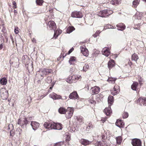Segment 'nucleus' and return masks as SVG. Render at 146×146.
Segmentation results:
<instances>
[{"label":"nucleus","instance_id":"nucleus-2","mask_svg":"<svg viewBox=\"0 0 146 146\" xmlns=\"http://www.w3.org/2000/svg\"><path fill=\"white\" fill-rule=\"evenodd\" d=\"M81 78L80 76L74 75L72 76L69 77L67 79L66 82L70 84L75 83L78 80H81Z\"/></svg>","mask_w":146,"mask_h":146},{"label":"nucleus","instance_id":"nucleus-18","mask_svg":"<svg viewBox=\"0 0 146 146\" xmlns=\"http://www.w3.org/2000/svg\"><path fill=\"white\" fill-rule=\"evenodd\" d=\"M115 125L119 127H123L124 126V123L121 120H117Z\"/></svg>","mask_w":146,"mask_h":146},{"label":"nucleus","instance_id":"nucleus-44","mask_svg":"<svg viewBox=\"0 0 146 146\" xmlns=\"http://www.w3.org/2000/svg\"><path fill=\"white\" fill-rule=\"evenodd\" d=\"M46 82L48 83H50L52 82V79L51 77H48L46 80Z\"/></svg>","mask_w":146,"mask_h":146},{"label":"nucleus","instance_id":"nucleus-35","mask_svg":"<svg viewBox=\"0 0 146 146\" xmlns=\"http://www.w3.org/2000/svg\"><path fill=\"white\" fill-rule=\"evenodd\" d=\"M140 2L139 0H135L133 2V6L134 7H136L139 4Z\"/></svg>","mask_w":146,"mask_h":146},{"label":"nucleus","instance_id":"nucleus-38","mask_svg":"<svg viewBox=\"0 0 146 146\" xmlns=\"http://www.w3.org/2000/svg\"><path fill=\"white\" fill-rule=\"evenodd\" d=\"M44 1L42 0H36V2L37 5L41 6L42 5Z\"/></svg>","mask_w":146,"mask_h":146},{"label":"nucleus","instance_id":"nucleus-25","mask_svg":"<svg viewBox=\"0 0 146 146\" xmlns=\"http://www.w3.org/2000/svg\"><path fill=\"white\" fill-rule=\"evenodd\" d=\"M108 102L109 106H110L113 104V97L111 96H109L108 98Z\"/></svg>","mask_w":146,"mask_h":146},{"label":"nucleus","instance_id":"nucleus-56","mask_svg":"<svg viewBox=\"0 0 146 146\" xmlns=\"http://www.w3.org/2000/svg\"><path fill=\"white\" fill-rule=\"evenodd\" d=\"M107 119V118L106 117L102 118L101 120L102 121V123H104L106 121Z\"/></svg>","mask_w":146,"mask_h":146},{"label":"nucleus","instance_id":"nucleus-43","mask_svg":"<svg viewBox=\"0 0 146 146\" xmlns=\"http://www.w3.org/2000/svg\"><path fill=\"white\" fill-rule=\"evenodd\" d=\"M104 143H102L100 142L97 141L95 143L96 146H103Z\"/></svg>","mask_w":146,"mask_h":146},{"label":"nucleus","instance_id":"nucleus-24","mask_svg":"<svg viewBox=\"0 0 146 146\" xmlns=\"http://www.w3.org/2000/svg\"><path fill=\"white\" fill-rule=\"evenodd\" d=\"M36 78L38 79V81H40L43 78L44 76H42L39 72L38 71L36 73Z\"/></svg>","mask_w":146,"mask_h":146},{"label":"nucleus","instance_id":"nucleus-62","mask_svg":"<svg viewBox=\"0 0 146 146\" xmlns=\"http://www.w3.org/2000/svg\"><path fill=\"white\" fill-rule=\"evenodd\" d=\"M128 64H129V65L130 66H131V65L132 64V63L129 60L128 62Z\"/></svg>","mask_w":146,"mask_h":146},{"label":"nucleus","instance_id":"nucleus-7","mask_svg":"<svg viewBox=\"0 0 146 146\" xmlns=\"http://www.w3.org/2000/svg\"><path fill=\"white\" fill-rule=\"evenodd\" d=\"M133 146H141V142L139 139L135 138L131 140V142Z\"/></svg>","mask_w":146,"mask_h":146},{"label":"nucleus","instance_id":"nucleus-29","mask_svg":"<svg viewBox=\"0 0 146 146\" xmlns=\"http://www.w3.org/2000/svg\"><path fill=\"white\" fill-rule=\"evenodd\" d=\"M75 30V29L73 27H69L67 28L66 32L68 33H70Z\"/></svg>","mask_w":146,"mask_h":146},{"label":"nucleus","instance_id":"nucleus-40","mask_svg":"<svg viewBox=\"0 0 146 146\" xmlns=\"http://www.w3.org/2000/svg\"><path fill=\"white\" fill-rule=\"evenodd\" d=\"M139 101L143 102V104L144 105H146V99L145 98H140L138 100V101Z\"/></svg>","mask_w":146,"mask_h":146},{"label":"nucleus","instance_id":"nucleus-4","mask_svg":"<svg viewBox=\"0 0 146 146\" xmlns=\"http://www.w3.org/2000/svg\"><path fill=\"white\" fill-rule=\"evenodd\" d=\"M1 97L3 100L7 99L8 96V91L5 88H2L0 90Z\"/></svg>","mask_w":146,"mask_h":146},{"label":"nucleus","instance_id":"nucleus-33","mask_svg":"<svg viewBox=\"0 0 146 146\" xmlns=\"http://www.w3.org/2000/svg\"><path fill=\"white\" fill-rule=\"evenodd\" d=\"M116 78L112 77H109L107 80L108 82L110 83H114L115 81L116 80Z\"/></svg>","mask_w":146,"mask_h":146},{"label":"nucleus","instance_id":"nucleus-5","mask_svg":"<svg viewBox=\"0 0 146 146\" xmlns=\"http://www.w3.org/2000/svg\"><path fill=\"white\" fill-rule=\"evenodd\" d=\"M42 76H43L52 73L53 72V71L51 69L43 68L40 70L38 71Z\"/></svg>","mask_w":146,"mask_h":146},{"label":"nucleus","instance_id":"nucleus-49","mask_svg":"<svg viewBox=\"0 0 146 146\" xmlns=\"http://www.w3.org/2000/svg\"><path fill=\"white\" fill-rule=\"evenodd\" d=\"M13 5H14L13 7V8L14 9H15L17 8V6L16 5V3L15 2V1H13Z\"/></svg>","mask_w":146,"mask_h":146},{"label":"nucleus","instance_id":"nucleus-9","mask_svg":"<svg viewBox=\"0 0 146 146\" xmlns=\"http://www.w3.org/2000/svg\"><path fill=\"white\" fill-rule=\"evenodd\" d=\"M80 49L81 52L84 56H88L89 52L85 46L83 45L81 46Z\"/></svg>","mask_w":146,"mask_h":146},{"label":"nucleus","instance_id":"nucleus-41","mask_svg":"<svg viewBox=\"0 0 146 146\" xmlns=\"http://www.w3.org/2000/svg\"><path fill=\"white\" fill-rule=\"evenodd\" d=\"M114 28L110 24H107L104 26V29H107Z\"/></svg>","mask_w":146,"mask_h":146},{"label":"nucleus","instance_id":"nucleus-58","mask_svg":"<svg viewBox=\"0 0 146 146\" xmlns=\"http://www.w3.org/2000/svg\"><path fill=\"white\" fill-rule=\"evenodd\" d=\"M101 33V31H96V34H97L98 36L99 35V34H100V33Z\"/></svg>","mask_w":146,"mask_h":146},{"label":"nucleus","instance_id":"nucleus-55","mask_svg":"<svg viewBox=\"0 0 146 146\" xmlns=\"http://www.w3.org/2000/svg\"><path fill=\"white\" fill-rule=\"evenodd\" d=\"M14 131H13V130H10V135L11 136H13L14 135Z\"/></svg>","mask_w":146,"mask_h":146},{"label":"nucleus","instance_id":"nucleus-36","mask_svg":"<svg viewBox=\"0 0 146 146\" xmlns=\"http://www.w3.org/2000/svg\"><path fill=\"white\" fill-rule=\"evenodd\" d=\"M48 94V93H46L45 94H39V96L38 98V100H40L41 99L43 98H44L45 96L47 95Z\"/></svg>","mask_w":146,"mask_h":146},{"label":"nucleus","instance_id":"nucleus-8","mask_svg":"<svg viewBox=\"0 0 146 146\" xmlns=\"http://www.w3.org/2000/svg\"><path fill=\"white\" fill-rule=\"evenodd\" d=\"M47 28L50 30H54L56 28L55 23L53 21H50L48 23Z\"/></svg>","mask_w":146,"mask_h":146},{"label":"nucleus","instance_id":"nucleus-17","mask_svg":"<svg viewBox=\"0 0 146 146\" xmlns=\"http://www.w3.org/2000/svg\"><path fill=\"white\" fill-rule=\"evenodd\" d=\"M92 142L84 139H81L80 141V143L86 146L90 144Z\"/></svg>","mask_w":146,"mask_h":146},{"label":"nucleus","instance_id":"nucleus-12","mask_svg":"<svg viewBox=\"0 0 146 146\" xmlns=\"http://www.w3.org/2000/svg\"><path fill=\"white\" fill-rule=\"evenodd\" d=\"M91 90V93L92 95L96 94L99 93L100 90V88L98 87L95 86L92 88Z\"/></svg>","mask_w":146,"mask_h":146},{"label":"nucleus","instance_id":"nucleus-46","mask_svg":"<svg viewBox=\"0 0 146 146\" xmlns=\"http://www.w3.org/2000/svg\"><path fill=\"white\" fill-rule=\"evenodd\" d=\"M63 142H60L56 143L55 144L54 146H60L63 145Z\"/></svg>","mask_w":146,"mask_h":146},{"label":"nucleus","instance_id":"nucleus-59","mask_svg":"<svg viewBox=\"0 0 146 146\" xmlns=\"http://www.w3.org/2000/svg\"><path fill=\"white\" fill-rule=\"evenodd\" d=\"M102 139L104 140L105 139V135H102Z\"/></svg>","mask_w":146,"mask_h":146},{"label":"nucleus","instance_id":"nucleus-1","mask_svg":"<svg viewBox=\"0 0 146 146\" xmlns=\"http://www.w3.org/2000/svg\"><path fill=\"white\" fill-rule=\"evenodd\" d=\"M44 127L49 130L52 129L60 130L62 128V124L59 123H55L49 121L45 122L43 125Z\"/></svg>","mask_w":146,"mask_h":146},{"label":"nucleus","instance_id":"nucleus-13","mask_svg":"<svg viewBox=\"0 0 146 146\" xmlns=\"http://www.w3.org/2000/svg\"><path fill=\"white\" fill-rule=\"evenodd\" d=\"M49 97L54 100H56L62 98L61 97L60 95H58L54 92H53L49 95Z\"/></svg>","mask_w":146,"mask_h":146},{"label":"nucleus","instance_id":"nucleus-52","mask_svg":"<svg viewBox=\"0 0 146 146\" xmlns=\"http://www.w3.org/2000/svg\"><path fill=\"white\" fill-rule=\"evenodd\" d=\"M108 11V14H109V15L112 14L113 12L112 11L110 10H107Z\"/></svg>","mask_w":146,"mask_h":146},{"label":"nucleus","instance_id":"nucleus-11","mask_svg":"<svg viewBox=\"0 0 146 146\" xmlns=\"http://www.w3.org/2000/svg\"><path fill=\"white\" fill-rule=\"evenodd\" d=\"M98 15L101 17H106L109 16V14H108V11L106 9L100 11L98 13Z\"/></svg>","mask_w":146,"mask_h":146},{"label":"nucleus","instance_id":"nucleus-45","mask_svg":"<svg viewBox=\"0 0 146 146\" xmlns=\"http://www.w3.org/2000/svg\"><path fill=\"white\" fill-rule=\"evenodd\" d=\"M128 116V114L127 112H124L122 115V117L123 118H126Z\"/></svg>","mask_w":146,"mask_h":146},{"label":"nucleus","instance_id":"nucleus-31","mask_svg":"<svg viewBox=\"0 0 146 146\" xmlns=\"http://www.w3.org/2000/svg\"><path fill=\"white\" fill-rule=\"evenodd\" d=\"M23 118L19 119L18 120V124L20 125L23 127H24V123L23 122Z\"/></svg>","mask_w":146,"mask_h":146},{"label":"nucleus","instance_id":"nucleus-42","mask_svg":"<svg viewBox=\"0 0 146 146\" xmlns=\"http://www.w3.org/2000/svg\"><path fill=\"white\" fill-rule=\"evenodd\" d=\"M89 66L88 65V64H85V65L83 67V70L84 71L86 72L89 68Z\"/></svg>","mask_w":146,"mask_h":146},{"label":"nucleus","instance_id":"nucleus-14","mask_svg":"<svg viewBox=\"0 0 146 146\" xmlns=\"http://www.w3.org/2000/svg\"><path fill=\"white\" fill-rule=\"evenodd\" d=\"M78 97V96L76 92L74 91L71 93L69 96L70 99L75 100Z\"/></svg>","mask_w":146,"mask_h":146},{"label":"nucleus","instance_id":"nucleus-34","mask_svg":"<svg viewBox=\"0 0 146 146\" xmlns=\"http://www.w3.org/2000/svg\"><path fill=\"white\" fill-rule=\"evenodd\" d=\"M117 143L119 145L122 142V138L121 136H118L116 138Z\"/></svg>","mask_w":146,"mask_h":146},{"label":"nucleus","instance_id":"nucleus-63","mask_svg":"<svg viewBox=\"0 0 146 146\" xmlns=\"http://www.w3.org/2000/svg\"><path fill=\"white\" fill-rule=\"evenodd\" d=\"M85 88H86L88 89V90H89V87L88 86V85H86L85 86Z\"/></svg>","mask_w":146,"mask_h":146},{"label":"nucleus","instance_id":"nucleus-57","mask_svg":"<svg viewBox=\"0 0 146 146\" xmlns=\"http://www.w3.org/2000/svg\"><path fill=\"white\" fill-rule=\"evenodd\" d=\"M74 48L72 47L70 49L68 52V54H70L74 50Z\"/></svg>","mask_w":146,"mask_h":146},{"label":"nucleus","instance_id":"nucleus-39","mask_svg":"<svg viewBox=\"0 0 146 146\" xmlns=\"http://www.w3.org/2000/svg\"><path fill=\"white\" fill-rule=\"evenodd\" d=\"M76 58L75 57H72L70 58L69 61L70 64H72V62L76 60Z\"/></svg>","mask_w":146,"mask_h":146},{"label":"nucleus","instance_id":"nucleus-51","mask_svg":"<svg viewBox=\"0 0 146 146\" xmlns=\"http://www.w3.org/2000/svg\"><path fill=\"white\" fill-rule=\"evenodd\" d=\"M19 28L18 27H15V32L16 34H18L19 32L18 30Z\"/></svg>","mask_w":146,"mask_h":146},{"label":"nucleus","instance_id":"nucleus-50","mask_svg":"<svg viewBox=\"0 0 146 146\" xmlns=\"http://www.w3.org/2000/svg\"><path fill=\"white\" fill-rule=\"evenodd\" d=\"M70 139V137L69 135H67V137H66V141H69Z\"/></svg>","mask_w":146,"mask_h":146},{"label":"nucleus","instance_id":"nucleus-53","mask_svg":"<svg viewBox=\"0 0 146 146\" xmlns=\"http://www.w3.org/2000/svg\"><path fill=\"white\" fill-rule=\"evenodd\" d=\"M93 125L91 123V122H90L89 123L88 125V127L87 128L89 127V128H93Z\"/></svg>","mask_w":146,"mask_h":146},{"label":"nucleus","instance_id":"nucleus-32","mask_svg":"<svg viewBox=\"0 0 146 146\" xmlns=\"http://www.w3.org/2000/svg\"><path fill=\"white\" fill-rule=\"evenodd\" d=\"M138 59V57L136 54L134 53L131 56V59L132 60L136 61Z\"/></svg>","mask_w":146,"mask_h":146},{"label":"nucleus","instance_id":"nucleus-60","mask_svg":"<svg viewBox=\"0 0 146 146\" xmlns=\"http://www.w3.org/2000/svg\"><path fill=\"white\" fill-rule=\"evenodd\" d=\"M93 36L94 37L96 38V37L97 36H98L97 34H96V33H95L93 35Z\"/></svg>","mask_w":146,"mask_h":146},{"label":"nucleus","instance_id":"nucleus-3","mask_svg":"<svg viewBox=\"0 0 146 146\" xmlns=\"http://www.w3.org/2000/svg\"><path fill=\"white\" fill-rule=\"evenodd\" d=\"M22 62L25 64H27L28 66H26L27 68V69L28 71H30L32 70V68L33 66H32V63L29 64L28 65V63L29 61V58L27 55H25L23 56L22 57Z\"/></svg>","mask_w":146,"mask_h":146},{"label":"nucleus","instance_id":"nucleus-19","mask_svg":"<svg viewBox=\"0 0 146 146\" xmlns=\"http://www.w3.org/2000/svg\"><path fill=\"white\" fill-rule=\"evenodd\" d=\"M76 121L78 124H81L83 123V118L79 117L76 116L75 117Z\"/></svg>","mask_w":146,"mask_h":146},{"label":"nucleus","instance_id":"nucleus-10","mask_svg":"<svg viewBox=\"0 0 146 146\" xmlns=\"http://www.w3.org/2000/svg\"><path fill=\"white\" fill-rule=\"evenodd\" d=\"M71 16L73 17L80 18L82 17L83 15L80 12L74 11L72 13Z\"/></svg>","mask_w":146,"mask_h":146},{"label":"nucleus","instance_id":"nucleus-26","mask_svg":"<svg viewBox=\"0 0 146 146\" xmlns=\"http://www.w3.org/2000/svg\"><path fill=\"white\" fill-rule=\"evenodd\" d=\"M121 0H113L111 1L110 3L113 5H118L120 4Z\"/></svg>","mask_w":146,"mask_h":146},{"label":"nucleus","instance_id":"nucleus-61","mask_svg":"<svg viewBox=\"0 0 146 146\" xmlns=\"http://www.w3.org/2000/svg\"><path fill=\"white\" fill-rule=\"evenodd\" d=\"M3 48V45L2 44H0V50H1Z\"/></svg>","mask_w":146,"mask_h":146},{"label":"nucleus","instance_id":"nucleus-23","mask_svg":"<svg viewBox=\"0 0 146 146\" xmlns=\"http://www.w3.org/2000/svg\"><path fill=\"white\" fill-rule=\"evenodd\" d=\"M115 63L114 61L113 60H110L108 62V67L110 69L112 68L115 66Z\"/></svg>","mask_w":146,"mask_h":146},{"label":"nucleus","instance_id":"nucleus-30","mask_svg":"<svg viewBox=\"0 0 146 146\" xmlns=\"http://www.w3.org/2000/svg\"><path fill=\"white\" fill-rule=\"evenodd\" d=\"M7 80L5 78H3L0 80V82L1 84L3 85H5L7 84Z\"/></svg>","mask_w":146,"mask_h":146},{"label":"nucleus","instance_id":"nucleus-22","mask_svg":"<svg viewBox=\"0 0 146 146\" xmlns=\"http://www.w3.org/2000/svg\"><path fill=\"white\" fill-rule=\"evenodd\" d=\"M104 112L107 115H109L111 113L110 107L106 108L104 110Z\"/></svg>","mask_w":146,"mask_h":146},{"label":"nucleus","instance_id":"nucleus-64","mask_svg":"<svg viewBox=\"0 0 146 146\" xmlns=\"http://www.w3.org/2000/svg\"><path fill=\"white\" fill-rule=\"evenodd\" d=\"M32 41L33 42H36V40L35 38H33L32 39Z\"/></svg>","mask_w":146,"mask_h":146},{"label":"nucleus","instance_id":"nucleus-20","mask_svg":"<svg viewBox=\"0 0 146 146\" xmlns=\"http://www.w3.org/2000/svg\"><path fill=\"white\" fill-rule=\"evenodd\" d=\"M119 88V87L118 86H115L111 90V94L114 96L116 95L118 92V89Z\"/></svg>","mask_w":146,"mask_h":146},{"label":"nucleus","instance_id":"nucleus-27","mask_svg":"<svg viewBox=\"0 0 146 146\" xmlns=\"http://www.w3.org/2000/svg\"><path fill=\"white\" fill-rule=\"evenodd\" d=\"M62 32V31L60 29H57L55 31H54V37L55 38L57 37L58 35L60 34Z\"/></svg>","mask_w":146,"mask_h":146},{"label":"nucleus","instance_id":"nucleus-48","mask_svg":"<svg viewBox=\"0 0 146 146\" xmlns=\"http://www.w3.org/2000/svg\"><path fill=\"white\" fill-rule=\"evenodd\" d=\"M23 120L24 125H26L28 123V122H29L27 120L26 118H23Z\"/></svg>","mask_w":146,"mask_h":146},{"label":"nucleus","instance_id":"nucleus-6","mask_svg":"<svg viewBox=\"0 0 146 146\" xmlns=\"http://www.w3.org/2000/svg\"><path fill=\"white\" fill-rule=\"evenodd\" d=\"M74 110L72 108H68L66 111L65 113L67 118H70L72 115Z\"/></svg>","mask_w":146,"mask_h":146},{"label":"nucleus","instance_id":"nucleus-15","mask_svg":"<svg viewBox=\"0 0 146 146\" xmlns=\"http://www.w3.org/2000/svg\"><path fill=\"white\" fill-rule=\"evenodd\" d=\"M31 125L33 128V129L34 130H35L38 128L39 124L36 122L33 121L31 122Z\"/></svg>","mask_w":146,"mask_h":146},{"label":"nucleus","instance_id":"nucleus-21","mask_svg":"<svg viewBox=\"0 0 146 146\" xmlns=\"http://www.w3.org/2000/svg\"><path fill=\"white\" fill-rule=\"evenodd\" d=\"M116 26L117 27V29L118 30L121 31L124 30L125 27V25L122 23H120L117 25Z\"/></svg>","mask_w":146,"mask_h":146},{"label":"nucleus","instance_id":"nucleus-47","mask_svg":"<svg viewBox=\"0 0 146 146\" xmlns=\"http://www.w3.org/2000/svg\"><path fill=\"white\" fill-rule=\"evenodd\" d=\"M8 129H9L11 130L13 129V125L11 124H9L8 125Z\"/></svg>","mask_w":146,"mask_h":146},{"label":"nucleus","instance_id":"nucleus-54","mask_svg":"<svg viewBox=\"0 0 146 146\" xmlns=\"http://www.w3.org/2000/svg\"><path fill=\"white\" fill-rule=\"evenodd\" d=\"M90 102L92 104H95L96 103V102L94 100H93L92 99H90L89 100Z\"/></svg>","mask_w":146,"mask_h":146},{"label":"nucleus","instance_id":"nucleus-37","mask_svg":"<svg viewBox=\"0 0 146 146\" xmlns=\"http://www.w3.org/2000/svg\"><path fill=\"white\" fill-rule=\"evenodd\" d=\"M66 110L63 108H60L59 110L58 111L61 114H64L66 112Z\"/></svg>","mask_w":146,"mask_h":146},{"label":"nucleus","instance_id":"nucleus-28","mask_svg":"<svg viewBox=\"0 0 146 146\" xmlns=\"http://www.w3.org/2000/svg\"><path fill=\"white\" fill-rule=\"evenodd\" d=\"M138 84L137 82H134L131 86V89L133 90L136 91L137 90V88Z\"/></svg>","mask_w":146,"mask_h":146},{"label":"nucleus","instance_id":"nucleus-16","mask_svg":"<svg viewBox=\"0 0 146 146\" xmlns=\"http://www.w3.org/2000/svg\"><path fill=\"white\" fill-rule=\"evenodd\" d=\"M102 52L103 55L107 57H108L110 54V52L109 51V49L108 48H104L102 50Z\"/></svg>","mask_w":146,"mask_h":146}]
</instances>
